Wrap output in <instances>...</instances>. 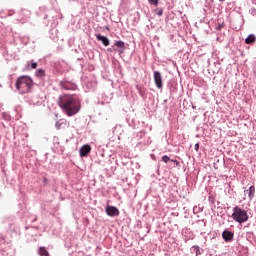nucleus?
Segmentation results:
<instances>
[{
  "mask_svg": "<svg viewBox=\"0 0 256 256\" xmlns=\"http://www.w3.org/2000/svg\"><path fill=\"white\" fill-rule=\"evenodd\" d=\"M96 39H97V41H101V43H102V45H104V47H109L110 41H109V38H107V36L97 34Z\"/></svg>",
  "mask_w": 256,
  "mask_h": 256,
  "instance_id": "1a4fd4ad",
  "label": "nucleus"
},
{
  "mask_svg": "<svg viewBox=\"0 0 256 256\" xmlns=\"http://www.w3.org/2000/svg\"><path fill=\"white\" fill-rule=\"evenodd\" d=\"M113 51H117L119 53V55H123V53H125V42L118 40L114 43V45L112 46Z\"/></svg>",
  "mask_w": 256,
  "mask_h": 256,
  "instance_id": "20e7f679",
  "label": "nucleus"
},
{
  "mask_svg": "<svg viewBox=\"0 0 256 256\" xmlns=\"http://www.w3.org/2000/svg\"><path fill=\"white\" fill-rule=\"evenodd\" d=\"M194 251H199V248L198 247H194Z\"/></svg>",
  "mask_w": 256,
  "mask_h": 256,
  "instance_id": "b1692460",
  "label": "nucleus"
},
{
  "mask_svg": "<svg viewBox=\"0 0 256 256\" xmlns=\"http://www.w3.org/2000/svg\"><path fill=\"white\" fill-rule=\"evenodd\" d=\"M162 161H163V163H169V161H171V158H169V156H167V155H164V156H162Z\"/></svg>",
  "mask_w": 256,
  "mask_h": 256,
  "instance_id": "f3484780",
  "label": "nucleus"
},
{
  "mask_svg": "<svg viewBox=\"0 0 256 256\" xmlns=\"http://www.w3.org/2000/svg\"><path fill=\"white\" fill-rule=\"evenodd\" d=\"M89 153H91V146L89 144L83 145L79 150L80 157H87Z\"/></svg>",
  "mask_w": 256,
  "mask_h": 256,
  "instance_id": "0eeeda50",
  "label": "nucleus"
},
{
  "mask_svg": "<svg viewBox=\"0 0 256 256\" xmlns=\"http://www.w3.org/2000/svg\"><path fill=\"white\" fill-rule=\"evenodd\" d=\"M233 237H235V234H233V232L231 231L225 230L222 233V238L224 239V241H226V243L233 241Z\"/></svg>",
  "mask_w": 256,
  "mask_h": 256,
  "instance_id": "6e6552de",
  "label": "nucleus"
},
{
  "mask_svg": "<svg viewBox=\"0 0 256 256\" xmlns=\"http://www.w3.org/2000/svg\"><path fill=\"white\" fill-rule=\"evenodd\" d=\"M87 89L90 91H95V88L97 87V81L95 80H90L86 83Z\"/></svg>",
  "mask_w": 256,
  "mask_h": 256,
  "instance_id": "9d476101",
  "label": "nucleus"
},
{
  "mask_svg": "<svg viewBox=\"0 0 256 256\" xmlns=\"http://www.w3.org/2000/svg\"><path fill=\"white\" fill-rule=\"evenodd\" d=\"M106 215L108 217H117L119 215V209L115 206H106Z\"/></svg>",
  "mask_w": 256,
  "mask_h": 256,
  "instance_id": "423d86ee",
  "label": "nucleus"
},
{
  "mask_svg": "<svg viewBox=\"0 0 256 256\" xmlns=\"http://www.w3.org/2000/svg\"><path fill=\"white\" fill-rule=\"evenodd\" d=\"M15 87L19 93H29L33 87V78L28 75L19 76L16 80Z\"/></svg>",
  "mask_w": 256,
  "mask_h": 256,
  "instance_id": "f03ea898",
  "label": "nucleus"
},
{
  "mask_svg": "<svg viewBox=\"0 0 256 256\" xmlns=\"http://www.w3.org/2000/svg\"><path fill=\"white\" fill-rule=\"evenodd\" d=\"M232 219L236 221V223H246V221H249V215L246 210L235 206L233 208Z\"/></svg>",
  "mask_w": 256,
  "mask_h": 256,
  "instance_id": "7ed1b4c3",
  "label": "nucleus"
},
{
  "mask_svg": "<svg viewBox=\"0 0 256 256\" xmlns=\"http://www.w3.org/2000/svg\"><path fill=\"white\" fill-rule=\"evenodd\" d=\"M108 51L111 53L113 52V48H108Z\"/></svg>",
  "mask_w": 256,
  "mask_h": 256,
  "instance_id": "5701e85b",
  "label": "nucleus"
},
{
  "mask_svg": "<svg viewBox=\"0 0 256 256\" xmlns=\"http://www.w3.org/2000/svg\"><path fill=\"white\" fill-rule=\"evenodd\" d=\"M31 69H37V62L31 63Z\"/></svg>",
  "mask_w": 256,
  "mask_h": 256,
  "instance_id": "6ab92c4d",
  "label": "nucleus"
},
{
  "mask_svg": "<svg viewBox=\"0 0 256 256\" xmlns=\"http://www.w3.org/2000/svg\"><path fill=\"white\" fill-rule=\"evenodd\" d=\"M156 15H158V17H161L163 15V9L156 10Z\"/></svg>",
  "mask_w": 256,
  "mask_h": 256,
  "instance_id": "a211bd4d",
  "label": "nucleus"
},
{
  "mask_svg": "<svg viewBox=\"0 0 256 256\" xmlns=\"http://www.w3.org/2000/svg\"><path fill=\"white\" fill-rule=\"evenodd\" d=\"M195 149H196V151L199 150V143L195 144Z\"/></svg>",
  "mask_w": 256,
  "mask_h": 256,
  "instance_id": "412c9836",
  "label": "nucleus"
},
{
  "mask_svg": "<svg viewBox=\"0 0 256 256\" xmlns=\"http://www.w3.org/2000/svg\"><path fill=\"white\" fill-rule=\"evenodd\" d=\"M154 83L158 89L163 88V76H161V72L154 71Z\"/></svg>",
  "mask_w": 256,
  "mask_h": 256,
  "instance_id": "39448f33",
  "label": "nucleus"
},
{
  "mask_svg": "<svg viewBox=\"0 0 256 256\" xmlns=\"http://www.w3.org/2000/svg\"><path fill=\"white\" fill-rule=\"evenodd\" d=\"M247 192H248L249 198L253 199V195L255 194V186H250Z\"/></svg>",
  "mask_w": 256,
  "mask_h": 256,
  "instance_id": "4468645a",
  "label": "nucleus"
},
{
  "mask_svg": "<svg viewBox=\"0 0 256 256\" xmlns=\"http://www.w3.org/2000/svg\"><path fill=\"white\" fill-rule=\"evenodd\" d=\"M60 127H61V124H59V122H56V128L60 129Z\"/></svg>",
  "mask_w": 256,
  "mask_h": 256,
  "instance_id": "aec40b11",
  "label": "nucleus"
},
{
  "mask_svg": "<svg viewBox=\"0 0 256 256\" xmlns=\"http://www.w3.org/2000/svg\"><path fill=\"white\" fill-rule=\"evenodd\" d=\"M256 41V37L253 34H250L246 39H245V43L246 45H253V43H255Z\"/></svg>",
  "mask_w": 256,
  "mask_h": 256,
  "instance_id": "9b49d317",
  "label": "nucleus"
},
{
  "mask_svg": "<svg viewBox=\"0 0 256 256\" xmlns=\"http://www.w3.org/2000/svg\"><path fill=\"white\" fill-rule=\"evenodd\" d=\"M148 2L150 3V5H154L155 7L159 5V0H148Z\"/></svg>",
  "mask_w": 256,
  "mask_h": 256,
  "instance_id": "dca6fc26",
  "label": "nucleus"
},
{
  "mask_svg": "<svg viewBox=\"0 0 256 256\" xmlns=\"http://www.w3.org/2000/svg\"><path fill=\"white\" fill-rule=\"evenodd\" d=\"M39 255H41V256H49V252H47V249H45V247H40L39 248Z\"/></svg>",
  "mask_w": 256,
  "mask_h": 256,
  "instance_id": "2eb2a0df",
  "label": "nucleus"
},
{
  "mask_svg": "<svg viewBox=\"0 0 256 256\" xmlns=\"http://www.w3.org/2000/svg\"><path fill=\"white\" fill-rule=\"evenodd\" d=\"M36 77H45V69L39 68L35 72Z\"/></svg>",
  "mask_w": 256,
  "mask_h": 256,
  "instance_id": "ddd939ff",
  "label": "nucleus"
},
{
  "mask_svg": "<svg viewBox=\"0 0 256 256\" xmlns=\"http://www.w3.org/2000/svg\"><path fill=\"white\" fill-rule=\"evenodd\" d=\"M30 62H27L26 68L29 69Z\"/></svg>",
  "mask_w": 256,
  "mask_h": 256,
  "instance_id": "4be33fe9",
  "label": "nucleus"
},
{
  "mask_svg": "<svg viewBox=\"0 0 256 256\" xmlns=\"http://www.w3.org/2000/svg\"><path fill=\"white\" fill-rule=\"evenodd\" d=\"M174 163H176V165H177L179 162L177 160H175Z\"/></svg>",
  "mask_w": 256,
  "mask_h": 256,
  "instance_id": "393cba45",
  "label": "nucleus"
},
{
  "mask_svg": "<svg viewBox=\"0 0 256 256\" xmlns=\"http://www.w3.org/2000/svg\"><path fill=\"white\" fill-rule=\"evenodd\" d=\"M60 85L62 89H65L66 91H71V89H73V86H70L67 82H60Z\"/></svg>",
  "mask_w": 256,
  "mask_h": 256,
  "instance_id": "f8f14e48",
  "label": "nucleus"
},
{
  "mask_svg": "<svg viewBox=\"0 0 256 256\" xmlns=\"http://www.w3.org/2000/svg\"><path fill=\"white\" fill-rule=\"evenodd\" d=\"M58 105L61 109L68 115V117H73L77 115L81 109V102L73 95H63L58 100Z\"/></svg>",
  "mask_w": 256,
  "mask_h": 256,
  "instance_id": "f257e3e1",
  "label": "nucleus"
}]
</instances>
